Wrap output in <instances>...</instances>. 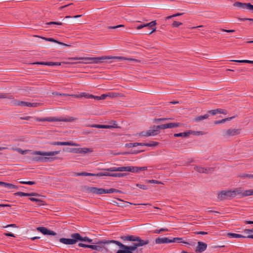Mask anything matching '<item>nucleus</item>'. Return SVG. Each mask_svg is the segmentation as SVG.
Listing matches in <instances>:
<instances>
[{
    "label": "nucleus",
    "instance_id": "37",
    "mask_svg": "<svg viewBox=\"0 0 253 253\" xmlns=\"http://www.w3.org/2000/svg\"><path fill=\"white\" fill-rule=\"evenodd\" d=\"M3 186H4L6 188H8L9 189L13 188V189H17L18 188V187L17 186L15 185L12 184H11V183H6V182L4 183Z\"/></svg>",
    "mask_w": 253,
    "mask_h": 253
},
{
    "label": "nucleus",
    "instance_id": "64",
    "mask_svg": "<svg viewBox=\"0 0 253 253\" xmlns=\"http://www.w3.org/2000/svg\"><path fill=\"white\" fill-rule=\"evenodd\" d=\"M239 20L243 21L249 20V21H252L253 22V18H239Z\"/></svg>",
    "mask_w": 253,
    "mask_h": 253
},
{
    "label": "nucleus",
    "instance_id": "24",
    "mask_svg": "<svg viewBox=\"0 0 253 253\" xmlns=\"http://www.w3.org/2000/svg\"><path fill=\"white\" fill-rule=\"evenodd\" d=\"M155 243L157 244H168L171 243V240L167 237H158L155 239Z\"/></svg>",
    "mask_w": 253,
    "mask_h": 253
},
{
    "label": "nucleus",
    "instance_id": "50",
    "mask_svg": "<svg viewBox=\"0 0 253 253\" xmlns=\"http://www.w3.org/2000/svg\"><path fill=\"white\" fill-rule=\"evenodd\" d=\"M241 177H248L249 178H253V174H242L239 175Z\"/></svg>",
    "mask_w": 253,
    "mask_h": 253
},
{
    "label": "nucleus",
    "instance_id": "40",
    "mask_svg": "<svg viewBox=\"0 0 253 253\" xmlns=\"http://www.w3.org/2000/svg\"><path fill=\"white\" fill-rule=\"evenodd\" d=\"M40 105L39 103H31L27 102L26 106L29 107H37Z\"/></svg>",
    "mask_w": 253,
    "mask_h": 253
},
{
    "label": "nucleus",
    "instance_id": "34",
    "mask_svg": "<svg viewBox=\"0 0 253 253\" xmlns=\"http://www.w3.org/2000/svg\"><path fill=\"white\" fill-rule=\"evenodd\" d=\"M234 118H235V116H233L231 117L225 118V119H222L221 120L215 121H214L213 123L214 125H217V124H221V123H224L227 121H230Z\"/></svg>",
    "mask_w": 253,
    "mask_h": 253
},
{
    "label": "nucleus",
    "instance_id": "20",
    "mask_svg": "<svg viewBox=\"0 0 253 253\" xmlns=\"http://www.w3.org/2000/svg\"><path fill=\"white\" fill-rule=\"evenodd\" d=\"M51 145H61V146H78V145L76 143H73L72 141L67 142H51L49 143Z\"/></svg>",
    "mask_w": 253,
    "mask_h": 253
},
{
    "label": "nucleus",
    "instance_id": "41",
    "mask_svg": "<svg viewBox=\"0 0 253 253\" xmlns=\"http://www.w3.org/2000/svg\"><path fill=\"white\" fill-rule=\"evenodd\" d=\"M127 175L126 173H112V177H122Z\"/></svg>",
    "mask_w": 253,
    "mask_h": 253
},
{
    "label": "nucleus",
    "instance_id": "18",
    "mask_svg": "<svg viewBox=\"0 0 253 253\" xmlns=\"http://www.w3.org/2000/svg\"><path fill=\"white\" fill-rule=\"evenodd\" d=\"M129 166L122 167H111L105 169V170H107L108 171H129Z\"/></svg>",
    "mask_w": 253,
    "mask_h": 253
},
{
    "label": "nucleus",
    "instance_id": "25",
    "mask_svg": "<svg viewBox=\"0 0 253 253\" xmlns=\"http://www.w3.org/2000/svg\"><path fill=\"white\" fill-rule=\"evenodd\" d=\"M227 236L230 238H249L253 239V235H250L247 236H244L241 234H236V233H228L227 234Z\"/></svg>",
    "mask_w": 253,
    "mask_h": 253
},
{
    "label": "nucleus",
    "instance_id": "58",
    "mask_svg": "<svg viewBox=\"0 0 253 253\" xmlns=\"http://www.w3.org/2000/svg\"><path fill=\"white\" fill-rule=\"evenodd\" d=\"M169 119V118H158V119H154V122H161V121H165L166 120Z\"/></svg>",
    "mask_w": 253,
    "mask_h": 253
},
{
    "label": "nucleus",
    "instance_id": "8",
    "mask_svg": "<svg viewBox=\"0 0 253 253\" xmlns=\"http://www.w3.org/2000/svg\"><path fill=\"white\" fill-rule=\"evenodd\" d=\"M71 238H62L59 239V242L65 245H74L78 242L77 234L73 233L70 235Z\"/></svg>",
    "mask_w": 253,
    "mask_h": 253
},
{
    "label": "nucleus",
    "instance_id": "13",
    "mask_svg": "<svg viewBox=\"0 0 253 253\" xmlns=\"http://www.w3.org/2000/svg\"><path fill=\"white\" fill-rule=\"evenodd\" d=\"M180 126V124L179 123H170L159 126H154V127L160 128L162 129H165L169 128L177 127Z\"/></svg>",
    "mask_w": 253,
    "mask_h": 253
},
{
    "label": "nucleus",
    "instance_id": "38",
    "mask_svg": "<svg viewBox=\"0 0 253 253\" xmlns=\"http://www.w3.org/2000/svg\"><path fill=\"white\" fill-rule=\"evenodd\" d=\"M158 144H159V143L157 142L151 141L150 143H142V146L152 147V146H156L158 145Z\"/></svg>",
    "mask_w": 253,
    "mask_h": 253
},
{
    "label": "nucleus",
    "instance_id": "52",
    "mask_svg": "<svg viewBox=\"0 0 253 253\" xmlns=\"http://www.w3.org/2000/svg\"><path fill=\"white\" fill-rule=\"evenodd\" d=\"M124 27H125V26L124 25H119L115 26H109V27H108V29H117V28H118Z\"/></svg>",
    "mask_w": 253,
    "mask_h": 253
},
{
    "label": "nucleus",
    "instance_id": "29",
    "mask_svg": "<svg viewBox=\"0 0 253 253\" xmlns=\"http://www.w3.org/2000/svg\"><path fill=\"white\" fill-rule=\"evenodd\" d=\"M88 127H94L97 128H111L114 127L110 125H98V124H92L87 126Z\"/></svg>",
    "mask_w": 253,
    "mask_h": 253
},
{
    "label": "nucleus",
    "instance_id": "15",
    "mask_svg": "<svg viewBox=\"0 0 253 253\" xmlns=\"http://www.w3.org/2000/svg\"><path fill=\"white\" fill-rule=\"evenodd\" d=\"M233 6L235 7H238L243 9H251L253 8V5H252L250 3H242L239 1H236L233 3Z\"/></svg>",
    "mask_w": 253,
    "mask_h": 253
},
{
    "label": "nucleus",
    "instance_id": "10",
    "mask_svg": "<svg viewBox=\"0 0 253 253\" xmlns=\"http://www.w3.org/2000/svg\"><path fill=\"white\" fill-rule=\"evenodd\" d=\"M160 128L154 127V126L152 129H149L147 131H143L141 133V135L144 136H155L160 133L159 129Z\"/></svg>",
    "mask_w": 253,
    "mask_h": 253
},
{
    "label": "nucleus",
    "instance_id": "33",
    "mask_svg": "<svg viewBox=\"0 0 253 253\" xmlns=\"http://www.w3.org/2000/svg\"><path fill=\"white\" fill-rule=\"evenodd\" d=\"M78 246L80 247L84 248H89L92 250H95L96 245H86L84 243H79L78 244Z\"/></svg>",
    "mask_w": 253,
    "mask_h": 253
},
{
    "label": "nucleus",
    "instance_id": "16",
    "mask_svg": "<svg viewBox=\"0 0 253 253\" xmlns=\"http://www.w3.org/2000/svg\"><path fill=\"white\" fill-rule=\"evenodd\" d=\"M236 190H239V193H237V195H239L240 197H244L246 196L253 195V189H249L243 190L241 188H236Z\"/></svg>",
    "mask_w": 253,
    "mask_h": 253
},
{
    "label": "nucleus",
    "instance_id": "49",
    "mask_svg": "<svg viewBox=\"0 0 253 253\" xmlns=\"http://www.w3.org/2000/svg\"><path fill=\"white\" fill-rule=\"evenodd\" d=\"M163 231H168V229L167 228H161L160 229H156L154 231V233L159 234Z\"/></svg>",
    "mask_w": 253,
    "mask_h": 253
},
{
    "label": "nucleus",
    "instance_id": "22",
    "mask_svg": "<svg viewBox=\"0 0 253 253\" xmlns=\"http://www.w3.org/2000/svg\"><path fill=\"white\" fill-rule=\"evenodd\" d=\"M156 25V22L155 21H153L149 23L145 24L144 26L148 29L151 30L149 32H146L144 33V34H151L153 32L156 31V28H153V27L155 26Z\"/></svg>",
    "mask_w": 253,
    "mask_h": 253
},
{
    "label": "nucleus",
    "instance_id": "14",
    "mask_svg": "<svg viewBox=\"0 0 253 253\" xmlns=\"http://www.w3.org/2000/svg\"><path fill=\"white\" fill-rule=\"evenodd\" d=\"M36 230L40 232H41L42 234L46 235H52L55 236L57 234L56 232L50 230L44 227H37Z\"/></svg>",
    "mask_w": 253,
    "mask_h": 253
},
{
    "label": "nucleus",
    "instance_id": "31",
    "mask_svg": "<svg viewBox=\"0 0 253 253\" xmlns=\"http://www.w3.org/2000/svg\"><path fill=\"white\" fill-rule=\"evenodd\" d=\"M210 115L208 113L205 114L203 116H199L195 117L193 119V121L194 122H199L204 119H207L209 117Z\"/></svg>",
    "mask_w": 253,
    "mask_h": 253
},
{
    "label": "nucleus",
    "instance_id": "12",
    "mask_svg": "<svg viewBox=\"0 0 253 253\" xmlns=\"http://www.w3.org/2000/svg\"><path fill=\"white\" fill-rule=\"evenodd\" d=\"M241 133V129L234 128V129H228L225 130L223 134V136L226 138H228L231 136L238 135Z\"/></svg>",
    "mask_w": 253,
    "mask_h": 253
},
{
    "label": "nucleus",
    "instance_id": "6",
    "mask_svg": "<svg viewBox=\"0 0 253 253\" xmlns=\"http://www.w3.org/2000/svg\"><path fill=\"white\" fill-rule=\"evenodd\" d=\"M121 246L122 250H118L116 253H133L132 251H135L138 247L137 243H133L132 246H128L123 244L122 243H118Z\"/></svg>",
    "mask_w": 253,
    "mask_h": 253
},
{
    "label": "nucleus",
    "instance_id": "39",
    "mask_svg": "<svg viewBox=\"0 0 253 253\" xmlns=\"http://www.w3.org/2000/svg\"><path fill=\"white\" fill-rule=\"evenodd\" d=\"M189 133H190V134H193V135H204L206 133L202 131H193V130H189L188 131Z\"/></svg>",
    "mask_w": 253,
    "mask_h": 253
},
{
    "label": "nucleus",
    "instance_id": "43",
    "mask_svg": "<svg viewBox=\"0 0 253 253\" xmlns=\"http://www.w3.org/2000/svg\"><path fill=\"white\" fill-rule=\"evenodd\" d=\"M214 171L213 168H204V171L205 173H211Z\"/></svg>",
    "mask_w": 253,
    "mask_h": 253
},
{
    "label": "nucleus",
    "instance_id": "51",
    "mask_svg": "<svg viewBox=\"0 0 253 253\" xmlns=\"http://www.w3.org/2000/svg\"><path fill=\"white\" fill-rule=\"evenodd\" d=\"M182 23L177 21H173V22L172 24V27H178V26L182 25Z\"/></svg>",
    "mask_w": 253,
    "mask_h": 253
},
{
    "label": "nucleus",
    "instance_id": "1",
    "mask_svg": "<svg viewBox=\"0 0 253 253\" xmlns=\"http://www.w3.org/2000/svg\"><path fill=\"white\" fill-rule=\"evenodd\" d=\"M69 60H83L85 62H63V63L73 64H98L102 63L104 60L106 59H117L120 61L127 60L132 61L136 63H139L140 61L131 58H126L123 56H102L101 57H71L68 58Z\"/></svg>",
    "mask_w": 253,
    "mask_h": 253
},
{
    "label": "nucleus",
    "instance_id": "23",
    "mask_svg": "<svg viewBox=\"0 0 253 253\" xmlns=\"http://www.w3.org/2000/svg\"><path fill=\"white\" fill-rule=\"evenodd\" d=\"M170 240H171V243H174V242L181 243L189 245H190L192 246H194L195 245V242L188 243L187 242L184 241L183 238L176 237V238H173L172 239H170Z\"/></svg>",
    "mask_w": 253,
    "mask_h": 253
},
{
    "label": "nucleus",
    "instance_id": "57",
    "mask_svg": "<svg viewBox=\"0 0 253 253\" xmlns=\"http://www.w3.org/2000/svg\"><path fill=\"white\" fill-rule=\"evenodd\" d=\"M29 200L32 202H40L41 203L42 202V200L35 198H30Z\"/></svg>",
    "mask_w": 253,
    "mask_h": 253
},
{
    "label": "nucleus",
    "instance_id": "56",
    "mask_svg": "<svg viewBox=\"0 0 253 253\" xmlns=\"http://www.w3.org/2000/svg\"><path fill=\"white\" fill-rule=\"evenodd\" d=\"M35 183H36V182L35 181H26V182H21V184H28V185H34Z\"/></svg>",
    "mask_w": 253,
    "mask_h": 253
},
{
    "label": "nucleus",
    "instance_id": "63",
    "mask_svg": "<svg viewBox=\"0 0 253 253\" xmlns=\"http://www.w3.org/2000/svg\"><path fill=\"white\" fill-rule=\"evenodd\" d=\"M244 232L246 233H250L253 232V228L252 229H246L244 230Z\"/></svg>",
    "mask_w": 253,
    "mask_h": 253
},
{
    "label": "nucleus",
    "instance_id": "54",
    "mask_svg": "<svg viewBox=\"0 0 253 253\" xmlns=\"http://www.w3.org/2000/svg\"><path fill=\"white\" fill-rule=\"evenodd\" d=\"M216 111L217 112V113H220L223 114H227V111L222 109H216Z\"/></svg>",
    "mask_w": 253,
    "mask_h": 253
},
{
    "label": "nucleus",
    "instance_id": "55",
    "mask_svg": "<svg viewBox=\"0 0 253 253\" xmlns=\"http://www.w3.org/2000/svg\"><path fill=\"white\" fill-rule=\"evenodd\" d=\"M52 94L55 95H60V96H71V95L68 94H65V93H59L57 92H53Z\"/></svg>",
    "mask_w": 253,
    "mask_h": 253
},
{
    "label": "nucleus",
    "instance_id": "35",
    "mask_svg": "<svg viewBox=\"0 0 253 253\" xmlns=\"http://www.w3.org/2000/svg\"><path fill=\"white\" fill-rule=\"evenodd\" d=\"M138 146H142V143H129L125 144V147L127 148H131L133 147H136Z\"/></svg>",
    "mask_w": 253,
    "mask_h": 253
},
{
    "label": "nucleus",
    "instance_id": "60",
    "mask_svg": "<svg viewBox=\"0 0 253 253\" xmlns=\"http://www.w3.org/2000/svg\"><path fill=\"white\" fill-rule=\"evenodd\" d=\"M194 234L197 235H207L208 233L205 231H197L195 232Z\"/></svg>",
    "mask_w": 253,
    "mask_h": 253
},
{
    "label": "nucleus",
    "instance_id": "59",
    "mask_svg": "<svg viewBox=\"0 0 253 253\" xmlns=\"http://www.w3.org/2000/svg\"><path fill=\"white\" fill-rule=\"evenodd\" d=\"M17 105L21 106H26L27 102L25 101H19L17 103Z\"/></svg>",
    "mask_w": 253,
    "mask_h": 253
},
{
    "label": "nucleus",
    "instance_id": "17",
    "mask_svg": "<svg viewBox=\"0 0 253 253\" xmlns=\"http://www.w3.org/2000/svg\"><path fill=\"white\" fill-rule=\"evenodd\" d=\"M15 196H19L20 197L23 196H36V197H44V196H42L37 193L36 192H32V193H24L23 192H17L14 194Z\"/></svg>",
    "mask_w": 253,
    "mask_h": 253
},
{
    "label": "nucleus",
    "instance_id": "44",
    "mask_svg": "<svg viewBox=\"0 0 253 253\" xmlns=\"http://www.w3.org/2000/svg\"><path fill=\"white\" fill-rule=\"evenodd\" d=\"M109 96L112 97H121L124 96L121 93H110Z\"/></svg>",
    "mask_w": 253,
    "mask_h": 253
},
{
    "label": "nucleus",
    "instance_id": "7",
    "mask_svg": "<svg viewBox=\"0 0 253 253\" xmlns=\"http://www.w3.org/2000/svg\"><path fill=\"white\" fill-rule=\"evenodd\" d=\"M63 150L69 153H74L76 154H86L93 152L91 148H66L64 149Z\"/></svg>",
    "mask_w": 253,
    "mask_h": 253
},
{
    "label": "nucleus",
    "instance_id": "4",
    "mask_svg": "<svg viewBox=\"0 0 253 253\" xmlns=\"http://www.w3.org/2000/svg\"><path fill=\"white\" fill-rule=\"evenodd\" d=\"M239 190H236L235 189L233 191H221L218 193L217 199L220 201L226 199H230L237 196V193H239Z\"/></svg>",
    "mask_w": 253,
    "mask_h": 253
},
{
    "label": "nucleus",
    "instance_id": "11",
    "mask_svg": "<svg viewBox=\"0 0 253 253\" xmlns=\"http://www.w3.org/2000/svg\"><path fill=\"white\" fill-rule=\"evenodd\" d=\"M60 151H55L51 152H44L40 151H35L32 152L33 155H41L42 156H53L59 154Z\"/></svg>",
    "mask_w": 253,
    "mask_h": 253
},
{
    "label": "nucleus",
    "instance_id": "61",
    "mask_svg": "<svg viewBox=\"0 0 253 253\" xmlns=\"http://www.w3.org/2000/svg\"><path fill=\"white\" fill-rule=\"evenodd\" d=\"M220 30L222 32L226 33H233L235 31L234 30H226L224 29H221Z\"/></svg>",
    "mask_w": 253,
    "mask_h": 253
},
{
    "label": "nucleus",
    "instance_id": "32",
    "mask_svg": "<svg viewBox=\"0 0 253 253\" xmlns=\"http://www.w3.org/2000/svg\"><path fill=\"white\" fill-rule=\"evenodd\" d=\"M77 119L73 117H70L68 118H56V122H71L76 120Z\"/></svg>",
    "mask_w": 253,
    "mask_h": 253
},
{
    "label": "nucleus",
    "instance_id": "45",
    "mask_svg": "<svg viewBox=\"0 0 253 253\" xmlns=\"http://www.w3.org/2000/svg\"><path fill=\"white\" fill-rule=\"evenodd\" d=\"M143 151V150H137V151L134 150V151H132L131 152H127V153H119V154H137V153H140Z\"/></svg>",
    "mask_w": 253,
    "mask_h": 253
},
{
    "label": "nucleus",
    "instance_id": "47",
    "mask_svg": "<svg viewBox=\"0 0 253 253\" xmlns=\"http://www.w3.org/2000/svg\"><path fill=\"white\" fill-rule=\"evenodd\" d=\"M46 25H62V23L60 22H47L45 24Z\"/></svg>",
    "mask_w": 253,
    "mask_h": 253
},
{
    "label": "nucleus",
    "instance_id": "5",
    "mask_svg": "<svg viewBox=\"0 0 253 253\" xmlns=\"http://www.w3.org/2000/svg\"><path fill=\"white\" fill-rule=\"evenodd\" d=\"M121 238L124 241H137L138 242L137 243L138 247L143 246L146 245H147L149 243V241L148 240H142L138 236H135L133 235H127L125 236H122Z\"/></svg>",
    "mask_w": 253,
    "mask_h": 253
},
{
    "label": "nucleus",
    "instance_id": "19",
    "mask_svg": "<svg viewBox=\"0 0 253 253\" xmlns=\"http://www.w3.org/2000/svg\"><path fill=\"white\" fill-rule=\"evenodd\" d=\"M207 248V244L205 243L199 241L197 243L195 252L196 253H202L205 251Z\"/></svg>",
    "mask_w": 253,
    "mask_h": 253
},
{
    "label": "nucleus",
    "instance_id": "36",
    "mask_svg": "<svg viewBox=\"0 0 253 253\" xmlns=\"http://www.w3.org/2000/svg\"><path fill=\"white\" fill-rule=\"evenodd\" d=\"M190 135V133L188 132H181L178 133H174L173 136L174 137H188Z\"/></svg>",
    "mask_w": 253,
    "mask_h": 253
},
{
    "label": "nucleus",
    "instance_id": "21",
    "mask_svg": "<svg viewBox=\"0 0 253 253\" xmlns=\"http://www.w3.org/2000/svg\"><path fill=\"white\" fill-rule=\"evenodd\" d=\"M35 36L37 37L40 38H41V39H43V40H45L46 41L55 42V43H58V44H59L60 45L64 46H67V47H70L71 46L70 44H68L63 43L62 42H59V41H56L55 39H54L53 38H45V37H40V36Z\"/></svg>",
    "mask_w": 253,
    "mask_h": 253
},
{
    "label": "nucleus",
    "instance_id": "9",
    "mask_svg": "<svg viewBox=\"0 0 253 253\" xmlns=\"http://www.w3.org/2000/svg\"><path fill=\"white\" fill-rule=\"evenodd\" d=\"M58 157H41L37 156L35 157L32 159V161L37 162H51L53 161L58 159Z\"/></svg>",
    "mask_w": 253,
    "mask_h": 253
},
{
    "label": "nucleus",
    "instance_id": "42",
    "mask_svg": "<svg viewBox=\"0 0 253 253\" xmlns=\"http://www.w3.org/2000/svg\"><path fill=\"white\" fill-rule=\"evenodd\" d=\"M77 175H78V176H95V174L84 172L78 173L77 174Z\"/></svg>",
    "mask_w": 253,
    "mask_h": 253
},
{
    "label": "nucleus",
    "instance_id": "46",
    "mask_svg": "<svg viewBox=\"0 0 253 253\" xmlns=\"http://www.w3.org/2000/svg\"><path fill=\"white\" fill-rule=\"evenodd\" d=\"M194 169L199 173H204V168L201 167H195Z\"/></svg>",
    "mask_w": 253,
    "mask_h": 253
},
{
    "label": "nucleus",
    "instance_id": "27",
    "mask_svg": "<svg viewBox=\"0 0 253 253\" xmlns=\"http://www.w3.org/2000/svg\"><path fill=\"white\" fill-rule=\"evenodd\" d=\"M71 96L75 98H82L84 97L85 98H91V97H93V95L85 92H82L79 94H71Z\"/></svg>",
    "mask_w": 253,
    "mask_h": 253
},
{
    "label": "nucleus",
    "instance_id": "28",
    "mask_svg": "<svg viewBox=\"0 0 253 253\" xmlns=\"http://www.w3.org/2000/svg\"><path fill=\"white\" fill-rule=\"evenodd\" d=\"M129 172H138L141 170H145L147 169L146 167H131L129 166Z\"/></svg>",
    "mask_w": 253,
    "mask_h": 253
},
{
    "label": "nucleus",
    "instance_id": "26",
    "mask_svg": "<svg viewBox=\"0 0 253 253\" xmlns=\"http://www.w3.org/2000/svg\"><path fill=\"white\" fill-rule=\"evenodd\" d=\"M77 240L79 241H84L85 242H87L88 243L94 244L93 242V240L89 238L88 237L85 236L82 237L79 233H77Z\"/></svg>",
    "mask_w": 253,
    "mask_h": 253
},
{
    "label": "nucleus",
    "instance_id": "53",
    "mask_svg": "<svg viewBox=\"0 0 253 253\" xmlns=\"http://www.w3.org/2000/svg\"><path fill=\"white\" fill-rule=\"evenodd\" d=\"M136 186L141 189H142L143 190H146L147 189V186L146 185H142V184H136Z\"/></svg>",
    "mask_w": 253,
    "mask_h": 253
},
{
    "label": "nucleus",
    "instance_id": "62",
    "mask_svg": "<svg viewBox=\"0 0 253 253\" xmlns=\"http://www.w3.org/2000/svg\"><path fill=\"white\" fill-rule=\"evenodd\" d=\"M208 113L211 114L212 115H214L216 113H217V112L216 111V109H215V110H210L208 112Z\"/></svg>",
    "mask_w": 253,
    "mask_h": 253
},
{
    "label": "nucleus",
    "instance_id": "3",
    "mask_svg": "<svg viewBox=\"0 0 253 253\" xmlns=\"http://www.w3.org/2000/svg\"><path fill=\"white\" fill-rule=\"evenodd\" d=\"M86 190L89 193L98 195L106 193H113L115 192L120 193H123L121 191L114 188H110L106 190L103 188H98L94 187H88L86 188Z\"/></svg>",
    "mask_w": 253,
    "mask_h": 253
},
{
    "label": "nucleus",
    "instance_id": "30",
    "mask_svg": "<svg viewBox=\"0 0 253 253\" xmlns=\"http://www.w3.org/2000/svg\"><path fill=\"white\" fill-rule=\"evenodd\" d=\"M36 120L38 122H56V117H46V118H37L36 119Z\"/></svg>",
    "mask_w": 253,
    "mask_h": 253
},
{
    "label": "nucleus",
    "instance_id": "2",
    "mask_svg": "<svg viewBox=\"0 0 253 253\" xmlns=\"http://www.w3.org/2000/svg\"><path fill=\"white\" fill-rule=\"evenodd\" d=\"M121 243L119 241L115 240H102L101 243L104 244L105 246V253H116L118 250H117V246H119L121 248V246L118 244Z\"/></svg>",
    "mask_w": 253,
    "mask_h": 253
},
{
    "label": "nucleus",
    "instance_id": "48",
    "mask_svg": "<svg viewBox=\"0 0 253 253\" xmlns=\"http://www.w3.org/2000/svg\"><path fill=\"white\" fill-rule=\"evenodd\" d=\"M146 181L148 183L163 184L162 182L156 180H147Z\"/></svg>",
    "mask_w": 253,
    "mask_h": 253
}]
</instances>
